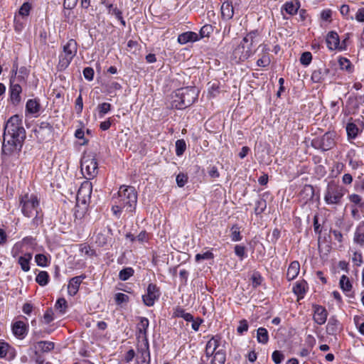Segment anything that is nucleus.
Wrapping results in <instances>:
<instances>
[{"label": "nucleus", "mask_w": 364, "mask_h": 364, "mask_svg": "<svg viewBox=\"0 0 364 364\" xmlns=\"http://www.w3.org/2000/svg\"><path fill=\"white\" fill-rule=\"evenodd\" d=\"M346 192L347 189L343 186L335 181H331L328 183L324 191V201L329 205H341Z\"/></svg>", "instance_id": "6"}, {"label": "nucleus", "mask_w": 364, "mask_h": 364, "mask_svg": "<svg viewBox=\"0 0 364 364\" xmlns=\"http://www.w3.org/2000/svg\"><path fill=\"white\" fill-rule=\"evenodd\" d=\"M115 304L118 306H122L123 304H127L129 302V297L124 293H117L114 295Z\"/></svg>", "instance_id": "47"}, {"label": "nucleus", "mask_w": 364, "mask_h": 364, "mask_svg": "<svg viewBox=\"0 0 364 364\" xmlns=\"http://www.w3.org/2000/svg\"><path fill=\"white\" fill-rule=\"evenodd\" d=\"M92 191V184L91 182L85 181L82 183L77 193L76 200L77 202H81L82 204H87L91 198Z\"/></svg>", "instance_id": "13"}, {"label": "nucleus", "mask_w": 364, "mask_h": 364, "mask_svg": "<svg viewBox=\"0 0 364 364\" xmlns=\"http://www.w3.org/2000/svg\"><path fill=\"white\" fill-rule=\"evenodd\" d=\"M32 5L29 2H24L18 10V14L22 17H26L30 14Z\"/></svg>", "instance_id": "53"}, {"label": "nucleus", "mask_w": 364, "mask_h": 364, "mask_svg": "<svg viewBox=\"0 0 364 364\" xmlns=\"http://www.w3.org/2000/svg\"><path fill=\"white\" fill-rule=\"evenodd\" d=\"M259 58L256 62L257 66L259 68H267L271 63V55H264V54H259Z\"/></svg>", "instance_id": "39"}, {"label": "nucleus", "mask_w": 364, "mask_h": 364, "mask_svg": "<svg viewBox=\"0 0 364 364\" xmlns=\"http://www.w3.org/2000/svg\"><path fill=\"white\" fill-rule=\"evenodd\" d=\"M257 340L258 343L267 344L269 341V333L267 330L264 327H259L257 330Z\"/></svg>", "instance_id": "35"}, {"label": "nucleus", "mask_w": 364, "mask_h": 364, "mask_svg": "<svg viewBox=\"0 0 364 364\" xmlns=\"http://www.w3.org/2000/svg\"><path fill=\"white\" fill-rule=\"evenodd\" d=\"M83 109V100L82 95L80 94L79 96L75 99V110L77 115H80Z\"/></svg>", "instance_id": "59"}, {"label": "nucleus", "mask_w": 364, "mask_h": 364, "mask_svg": "<svg viewBox=\"0 0 364 364\" xmlns=\"http://www.w3.org/2000/svg\"><path fill=\"white\" fill-rule=\"evenodd\" d=\"M138 323H136V336L147 341L148 328L149 326V321L146 317L138 316L136 318Z\"/></svg>", "instance_id": "18"}, {"label": "nucleus", "mask_w": 364, "mask_h": 364, "mask_svg": "<svg viewBox=\"0 0 364 364\" xmlns=\"http://www.w3.org/2000/svg\"><path fill=\"white\" fill-rule=\"evenodd\" d=\"M186 150V143L184 139H178L176 141V154L178 156H181Z\"/></svg>", "instance_id": "48"}, {"label": "nucleus", "mask_w": 364, "mask_h": 364, "mask_svg": "<svg viewBox=\"0 0 364 364\" xmlns=\"http://www.w3.org/2000/svg\"><path fill=\"white\" fill-rule=\"evenodd\" d=\"M308 291L309 284L305 279L297 281L292 287V292L296 296L298 301L305 297Z\"/></svg>", "instance_id": "20"}, {"label": "nucleus", "mask_w": 364, "mask_h": 364, "mask_svg": "<svg viewBox=\"0 0 364 364\" xmlns=\"http://www.w3.org/2000/svg\"><path fill=\"white\" fill-rule=\"evenodd\" d=\"M267 208V201L264 198H259L255 202V214L256 215H260L264 212Z\"/></svg>", "instance_id": "41"}, {"label": "nucleus", "mask_w": 364, "mask_h": 364, "mask_svg": "<svg viewBox=\"0 0 364 364\" xmlns=\"http://www.w3.org/2000/svg\"><path fill=\"white\" fill-rule=\"evenodd\" d=\"M221 18L223 21H229L234 16V8L231 1L223 2L220 7Z\"/></svg>", "instance_id": "25"}, {"label": "nucleus", "mask_w": 364, "mask_h": 364, "mask_svg": "<svg viewBox=\"0 0 364 364\" xmlns=\"http://www.w3.org/2000/svg\"><path fill=\"white\" fill-rule=\"evenodd\" d=\"M340 287L344 291H350L352 289V284L348 279V277L346 275H342L340 279Z\"/></svg>", "instance_id": "50"}, {"label": "nucleus", "mask_w": 364, "mask_h": 364, "mask_svg": "<svg viewBox=\"0 0 364 364\" xmlns=\"http://www.w3.org/2000/svg\"><path fill=\"white\" fill-rule=\"evenodd\" d=\"M18 208L27 218H32L31 225L37 228L43 223V212L40 198L36 193H23L18 196Z\"/></svg>", "instance_id": "2"}, {"label": "nucleus", "mask_w": 364, "mask_h": 364, "mask_svg": "<svg viewBox=\"0 0 364 364\" xmlns=\"http://www.w3.org/2000/svg\"><path fill=\"white\" fill-rule=\"evenodd\" d=\"M341 330L342 324L337 319L336 316H331L326 325V333L330 336H336Z\"/></svg>", "instance_id": "21"}, {"label": "nucleus", "mask_w": 364, "mask_h": 364, "mask_svg": "<svg viewBox=\"0 0 364 364\" xmlns=\"http://www.w3.org/2000/svg\"><path fill=\"white\" fill-rule=\"evenodd\" d=\"M80 250L82 252H84L86 255L90 257H94L97 255L96 251L89 245H82Z\"/></svg>", "instance_id": "62"}, {"label": "nucleus", "mask_w": 364, "mask_h": 364, "mask_svg": "<svg viewBox=\"0 0 364 364\" xmlns=\"http://www.w3.org/2000/svg\"><path fill=\"white\" fill-rule=\"evenodd\" d=\"M49 281L50 276L46 271H40L36 277V282L41 287L47 285Z\"/></svg>", "instance_id": "38"}, {"label": "nucleus", "mask_w": 364, "mask_h": 364, "mask_svg": "<svg viewBox=\"0 0 364 364\" xmlns=\"http://www.w3.org/2000/svg\"><path fill=\"white\" fill-rule=\"evenodd\" d=\"M300 63L304 66H308L312 61V54L309 51L304 52L300 57Z\"/></svg>", "instance_id": "52"}, {"label": "nucleus", "mask_w": 364, "mask_h": 364, "mask_svg": "<svg viewBox=\"0 0 364 364\" xmlns=\"http://www.w3.org/2000/svg\"><path fill=\"white\" fill-rule=\"evenodd\" d=\"M346 132L348 138L355 139L358 133L357 125L353 122H349L346 125Z\"/></svg>", "instance_id": "45"}, {"label": "nucleus", "mask_w": 364, "mask_h": 364, "mask_svg": "<svg viewBox=\"0 0 364 364\" xmlns=\"http://www.w3.org/2000/svg\"><path fill=\"white\" fill-rule=\"evenodd\" d=\"M300 2L296 1V2L293 1H287L282 6V11H285L287 14L290 16H294L297 14L298 11L300 8Z\"/></svg>", "instance_id": "30"}, {"label": "nucleus", "mask_w": 364, "mask_h": 364, "mask_svg": "<svg viewBox=\"0 0 364 364\" xmlns=\"http://www.w3.org/2000/svg\"><path fill=\"white\" fill-rule=\"evenodd\" d=\"M35 262L39 267H47L48 265V259L46 255L43 254H37L35 256Z\"/></svg>", "instance_id": "51"}, {"label": "nucleus", "mask_w": 364, "mask_h": 364, "mask_svg": "<svg viewBox=\"0 0 364 364\" xmlns=\"http://www.w3.org/2000/svg\"><path fill=\"white\" fill-rule=\"evenodd\" d=\"M226 361V353H218L211 358L210 364H225Z\"/></svg>", "instance_id": "54"}, {"label": "nucleus", "mask_w": 364, "mask_h": 364, "mask_svg": "<svg viewBox=\"0 0 364 364\" xmlns=\"http://www.w3.org/2000/svg\"><path fill=\"white\" fill-rule=\"evenodd\" d=\"M85 274H82L79 276L74 277L69 280L68 284V294L71 296H75L80 289V286L82 281L86 278Z\"/></svg>", "instance_id": "19"}, {"label": "nucleus", "mask_w": 364, "mask_h": 364, "mask_svg": "<svg viewBox=\"0 0 364 364\" xmlns=\"http://www.w3.org/2000/svg\"><path fill=\"white\" fill-rule=\"evenodd\" d=\"M41 109V100L38 97L29 99L26 103V112L37 116Z\"/></svg>", "instance_id": "22"}, {"label": "nucleus", "mask_w": 364, "mask_h": 364, "mask_svg": "<svg viewBox=\"0 0 364 364\" xmlns=\"http://www.w3.org/2000/svg\"><path fill=\"white\" fill-rule=\"evenodd\" d=\"M222 336L220 334L213 335L206 343L205 346L208 347V348L212 349L213 351H218V350L217 349L220 346Z\"/></svg>", "instance_id": "32"}, {"label": "nucleus", "mask_w": 364, "mask_h": 364, "mask_svg": "<svg viewBox=\"0 0 364 364\" xmlns=\"http://www.w3.org/2000/svg\"><path fill=\"white\" fill-rule=\"evenodd\" d=\"M213 32V27L210 24H205L201 27L199 31L200 39L205 37H209L210 35Z\"/></svg>", "instance_id": "49"}, {"label": "nucleus", "mask_w": 364, "mask_h": 364, "mask_svg": "<svg viewBox=\"0 0 364 364\" xmlns=\"http://www.w3.org/2000/svg\"><path fill=\"white\" fill-rule=\"evenodd\" d=\"M300 272V264L295 260L291 262L287 269V279L290 282L295 279Z\"/></svg>", "instance_id": "28"}, {"label": "nucleus", "mask_w": 364, "mask_h": 364, "mask_svg": "<svg viewBox=\"0 0 364 364\" xmlns=\"http://www.w3.org/2000/svg\"><path fill=\"white\" fill-rule=\"evenodd\" d=\"M272 359L276 364L281 363L284 359V355L280 350H274L272 354Z\"/></svg>", "instance_id": "64"}, {"label": "nucleus", "mask_w": 364, "mask_h": 364, "mask_svg": "<svg viewBox=\"0 0 364 364\" xmlns=\"http://www.w3.org/2000/svg\"><path fill=\"white\" fill-rule=\"evenodd\" d=\"M21 86L18 83H14L12 78H11L9 88V100L14 106L18 105L21 102Z\"/></svg>", "instance_id": "17"}, {"label": "nucleus", "mask_w": 364, "mask_h": 364, "mask_svg": "<svg viewBox=\"0 0 364 364\" xmlns=\"http://www.w3.org/2000/svg\"><path fill=\"white\" fill-rule=\"evenodd\" d=\"M312 309L314 321L319 326L324 324L328 315L326 309L321 305L314 304Z\"/></svg>", "instance_id": "16"}, {"label": "nucleus", "mask_w": 364, "mask_h": 364, "mask_svg": "<svg viewBox=\"0 0 364 364\" xmlns=\"http://www.w3.org/2000/svg\"><path fill=\"white\" fill-rule=\"evenodd\" d=\"M81 171L87 180H91L98 173V163L95 157H84L81 161Z\"/></svg>", "instance_id": "10"}, {"label": "nucleus", "mask_w": 364, "mask_h": 364, "mask_svg": "<svg viewBox=\"0 0 364 364\" xmlns=\"http://www.w3.org/2000/svg\"><path fill=\"white\" fill-rule=\"evenodd\" d=\"M23 245H22V242L20 241L16 242L12 247L11 250V255L12 257L16 259L23 252Z\"/></svg>", "instance_id": "46"}, {"label": "nucleus", "mask_w": 364, "mask_h": 364, "mask_svg": "<svg viewBox=\"0 0 364 364\" xmlns=\"http://www.w3.org/2000/svg\"><path fill=\"white\" fill-rule=\"evenodd\" d=\"M353 242L360 247H364V220L360 221L356 226L353 234Z\"/></svg>", "instance_id": "23"}, {"label": "nucleus", "mask_w": 364, "mask_h": 364, "mask_svg": "<svg viewBox=\"0 0 364 364\" xmlns=\"http://www.w3.org/2000/svg\"><path fill=\"white\" fill-rule=\"evenodd\" d=\"M136 240L140 243L148 242L151 237V234L146 230L141 231L136 237Z\"/></svg>", "instance_id": "63"}, {"label": "nucleus", "mask_w": 364, "mask_h": 364, "mask_svg": "<svg viewBox=\"0 0 364 364\" xmlns=\"http://www.w3.org/2000/svg\"><path fill=\"white\" fill-rule=\"evenodd\" d=\"M249 324L246 319H242L239 321V325L237 328V332L240 335H243L248 331Z\"/></svg>", "instance_id": "56"}, {"label": "nucleus", "mask_w": 364, "mask_h": 364, "mask_svg": "<svg viewBox=\"0 0 364 364\" xmlns=\"http://www.w3.org/2000/svg\"><path fill=\"white\" fill-rule=\"evenodd\" d=\"M134 274V269L132 267H125L119 271V279L122 281H127Z\"/></svg>", "instance_id": "42"}, {"label": "nucleus", "mask_w": 364, "mask_h": 364, "mask_svg": "<svg viewBox=\"0 0 364 364\" xmlns=\"http://www.w3.org/2000/svg\"><path fill=\"white\" fill-rule=\"evenodd\" d=\"M33 254L31 252H25L22 255L16 258L17 263L20 265L22 271L27 272L31 269V261Z\"/></svg>", "instance_id": "26"}, {"label": "nucleus", "mask_w": 364, "mask_h": 364, "mask_svg": "<svg viewBox=\"0 0 364 364\" xmlns=\"http://www.w3.org/2000/svg\"><path fill=\"white\" fill-rule=\"evenodd\" d=\"M230 239L232 242H239L242 239L240 228L237 224H234L230 228Z\"/></svg>", "instance_id": "37"}, {"label": "nucleus", "mask_w": 364, "mask_h": 364, "mask_svg": "<svg viewBox=\"0 0 364 364\" xmlns=\"http://www.w3.org/2000/svg\"><path fill=\"white\" fill-rule=\"evenodd\" d=\"M338 63L341 70L345 71L348 74H352L354 72V65L348 58L340 56L338 59Z\"/></svg>", "instance_id": "29"}, {"label": "nucleus", "mask_w": 364, "mask_h": 364, "mask_svg": "<svg viewBox=\"0 0 364 364\" xmlns=\"http://www.w3.org/2000/svg\"><path fill=\"white\" fill-rule=\"evenodd\" d=\"M55 308L59 310L61 314H65L68 309V302L63 297L58 299L55 304Z\"/></svg>", "instance_id": "44"}, {"label": "nucleus", "mask_w": 364, "mask_h": 364, "mask_svg": "<svg viewBox=\"0 0 364 364\" xmlns=\"http://www.w3.org/2000/svg\"><path fill=\"white\" fill-rule=\"evenodd\" d=\"M112 107V105L108 102H102L99 104L97 107L99 117L102 118L106 114L111 111Z\"/></svg>", "instance_id": "43"}, {"label": "nucleus", "mask_w": 364, "mask_h": 364, "mask_svg": "<svg viewBox=\"0 0 364 364\" xmlns=\"http://www.w3.org/2000/svg\"><path fill=\"white\" fill-rule=\"evenodd\" d=\"M36 347L43 353H48L54 349L55 343L52 341H41L36 343Z\"/></svg>", "instance_id": "36"}, {"label": "nucleus", "mask_w": 364, "mask_h": 364, "mask_svg": "<svg viewBox=\"0 0 364 364\" xmlns=\"http://www.w3.org/2000/svg\"><path fill=\"white\" fill-rule=\"evenodd\" d=\"M9 136L11 138H21L25 139L26 131L22 125V119L19 115L11 117L4 127V136Z\"/></svg>", "instance_id": "8"}, {"label": "nucleus", "mask_w": 364, "mask_h": 364, "mask_svg": "<svg viewBox=\"0 0 364 364\" xmlns=\"http://www.w3.org/2000/svg\"><path fill=\"white\" fill-rule=\"evenodd\" d=\"M214 258V254L211 251H207L203 254H196L195 256V260L199 262L203 259H213Z\"/></svg>", "instance_id": "57"}, {"label": "nucleus", "mask_w": 364, "mask_h": 364, "mask_svg": "<svg viewBox=\"0 0 364 364\" xmlns=\"http://www.w3.org/2000/svg\"><path fill=\"white\" fill-rule=\"evenodd\" d=\"M234 252L240 261H242L247 257V249L244 245H235L234 247Z\"/></svg>", "instance_id": "34"}, {"label": "nucleus", "mask_w": 364, "mask_h": 364, "mask_svg": "<svg viewBox=\"0 0 364 364\" xmlns=\"http://www.w3.org/2000/svg\"><path fill=\"white\" fill-rule=\"evenodd\" d=\"M160 288L156 284L150 283L146 288V292L142 296V301L145 306L151 307L160 297Z\"/></svg>", "instance_id": "12"}, {"label": "nucleus", "mask_w": 364, "mask_h": 364, "mask_svg": "<svg viewBox=\"0 0 364 364\" xmlns=\"http://www.w3.org/2000/svg\"><path fill=\"white\" fill-rule=\"evenodd\" d=\"M24 139L21 138H11L6 139L4 136V141L1 150V158L6 161L11 156L18 155L23 147Z\"/></svg>", "instance_id": "7"}, {"label": "nucleus", "mask_w": 364, "mask_h": 364, "mask_svg": "<svg viewBox=\"0 0 364 364\" xmlns=\"http://www.w3.org/2000/svg\"><path fill=\"white\" fill-rule=\"evenodd\" d=\"M259 35L258 30H252L243 37L240 43L234 48L232 53V60L240 63L245 62L255 53L254 49L255 39Z\"/></svg>", "instance_id": "4"}, {"label": "nucleus", "mask_w": 364, "mask_h": 364, "mask_svg": "<svg viewBox=\"0 0 364 364\" xmlns=\"http://www.w3.org/2000/svg\"><path fill=\"white\" fill-rule=\"evenodd\" d=\"M111 230L109 229L107 230H104L98 232L96 235L95 242L100 247H104L108 242L109 237L108 236V232H110Z\"/></svg>", "instance_id": "33"}, {"label": "nucleus", "mask_w": 364, "mask_h": 364, "mask_svg": "<svg viewBox=\"0 0 364 364\" xmlns=\"http://www.w3.org/2000/svg\"><path fill=\"white\" fill-rule=\"evenodd\" d=\"M301 198L307 203L309 200H312L314 197V188L311 185H305L300 192Z\"/></svg>", "instance_id": "31"}, {"label": "nucleus", "mask_w": 364, "mask_h": 364, "mask_svg": "<svg viewBox=\"0 0 364 364\" xmlns=\"http://www.w3.org/2000/svg\"><path fill=\"white\" fill-rule=\"evenodd\" d=\"M335 134L333 132H326L323 136L312 139L311 145L316 149L326 151L331 150L336 145Z\"/></svg>", "instance_id": "9"}, {"label": "nucleus", "mask_w": 364, "mask_h": 364, "mask_svg": "<svg viewBox=\"0 0 364 364\" xmlns=\"http://www.w3.org/2000/svg\"><path fill=\"white\" fill-rule=\"evenodd\" d=\"M137 198L138 195L134 187L122 185L117 193L112 197L113 214L119 218L124 210L128 213H133L136 207Z\"/></svg>", "instance_id": "1"}, {"label": "nucleus", "mask_w": 364, "mask_h": 364, "mask_svg": "<svg viewBox=\"0 0 364 364\" xmlns=\"http://www.w3.org/2000/svg\"><path fill=\"white\" fill-rule=\"evenodd\" d=\"M11 331L16 338L23 340L28 333L29 326L23 321H16L12 323Z\"/></svg>", "instance_id": "15"}, {"label": "nucleus", "mask_w": 364, "mask_h": 364, "mask_svg": "<svg viewBox=\"0 0 364 364\" xmlns=\"http://www.w3.org/2000/svg\"><path fill=\"white\" fill-rule=\"evenodd\" d=\"M221 92L220 83L218 81H215L210 84L208 87V95L210 97H216Z\"/></svg>", "instance_id": "40"}, {"label": "nucleus", "mask_w": 364, "mask_h": 364, "mask_svg": "<svg viewBox=\"0 0 364 364\" xmlns=\"http://www.w3.org/2000/svg\"><path fill=\"white\" fill-rule=\"evenodd\" d=\"M10 345L4 341H0V358H4L6 357L7 353H9V350L11 349Z\"/></svg>", "instance_id": "58"}, {"label": "nucleus", "mask_w": 364, "mask_h": 364, "mask_svg": "<svg viewBox=\"0 0 364 364\" xmlns=\"http://www.w3.org/2000/svg\"><path fill=\"white\" fill-rule=\"evenodd\" d=\"M199 91L196 87L188 86L176 89L171 95L172 109H184L198 100Z\"/></svg>", "instance_id": "3"}, {"label": "nucleus", "mask_w": 364, "mask_h": 364, "mask_svg": "<svg viewBox=\"0 0 364 364\" xmlns=\"http://www.w3.org/2000/svg\"><path fill=\"white\" fill-rule=\"evenodd\" d=\"M78 45L75 39H69L65 44L61 45L57 64L58 71L65 70L76 56Z\"/></svg>", "instance_id": "5"}, {"label": "nucleus", "mask_w": 364, "mask_h": 364, "mask_svg": "<svg viewBox=\"0 0 364 364\" xmlns=\"http://www.w3.org/2000/svg\"><path fill=\"white\" fill-rule=\"evenodd\" d=\"M325 41L328 50L341 52V38L336 31H331L328 32Z\"/></svg>", "instance_id": "14"}, {"label": "nucleus", "mask_w": 364, "mask_h": 364, "mask_svg": "<svg viewBox=\"0 0 364 364\" xmlns=\"http://www.w3.org/2000/svg\"><path fill=\"white\" fill-rule=\"evenodd\" d=\"M54 128L53 125L47 122L42 121L39 122L34 129L33 132L39 142L48 141L53 136Z\"/></svg>", "instance_id": "11"}, {"label": "nucleus", "mask_w": 364, "mask_h": 364, "mask_svg": "<svg viewBox=\"0 0 364 364\" xmlns=\"http://www.w3.org/2000/svg\"><path fill=\"white\" fill-rule=\"evenodd\" d=\"M20 242H22V245H28L31 248H34L37 245L36 238L32 236L24 237Z\"/></svg>", "instance_id": "61"}, {"label": "nucleus", "mask_w": 364, "mask_h": 364, "mask_svg": "<svg viewBox=\"0 0 364 364\" xmlns=\"http://www.w3.org/2000/svg\"><path fill=\"white\" fill-rule=\"evenodd\" d=\"M251 281L253 287L257 288L262 284L263 282V277L259 272H255L251 277Z\"/></svg>", "instance_id": "55"}, {"label": "nucleus", "mask_w": 364, "mask_h": 364, "mask_svg": "<svg viewBox=\"0 0 364 364\" xmlns=\"http://www.w3.org/2000/svg\"><path fill=\"white\" fill-rule=\"evenodd\" d=\"M330 70L326 67L320 68L312 72L311 79L314 83H321L328 75Z\"/></svg>", "instance_id": "27"}, {"label": "nucleus", "mask_w": 364, "mask_h": 364, "mask_svg": "<svg viewBox=\"0 0 364 364\" xmlns=\"http://www.w3.org/2000/svg\"><path fill=\"white\" fill-rule=\"evenodd\" d=\"M176 183H177L178 186L180 188H182L188 182V177L187 174H186V173H179L176 176Z\"/></svg>", "instance_id": "60"}, {"label": "nucleus", "mask_w": 364, "mask_h": 364, "mask_svg": "<svg viewBox=\"0 0 364 364\" xmlns=\"http://www.w3.org/2000/svg\"><path fill=\"white\" fill-rule=\"evenodd\" d=\"M200 40L198 33L193 31H186L178 36L177 41L181 45H184L190 42H196Z\"/></svg>", "instance_id": "24"}]
</instances>
